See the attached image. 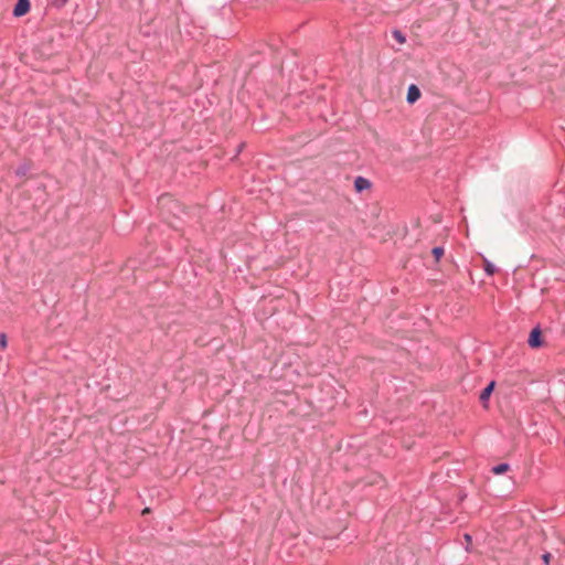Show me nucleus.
I'll return each instance as SVG.
<instances>
[{"label":"nucleus","instance_id":"12","mask_svg":"<svg viewBox=\"0 0 565 565\" xmlns=\"http://www.w3.org/2000/svg\"><path fill=\"white\" fill-rule=\"evenodd\" d=\"M8 347V338L6 333H0V348L4 350Z\"/></svg>","mask_w":565,"mask_h":565},{"label":"nucleus","instance_id":"2","mask_svg":"<svg viewBox=\"0 0 565 565\" xmlns=\"http://www.w3.org/2000/svg\"><path fill=\"white\" fill-rule=\"evenodd\" d=\"M30 0H18L13 8V15L20 18L25 15L30 11Z\"/></svg>","mask_w":565,"mask_h":565},{"label":"nucleus","instance_id":"3","mask_svg":"<svg viewBox=\"0 0 565 565\" xmlns=\"http://www.w3.org/2000/svg\"><path fill=\"white\" fill-rule=\"evenodd\" d=\"M420 97V89L415 85L412 84L408 86L406 100L409 104L416 103Z\"/></svg>","mask_w":565,"mask_h":565},{"label":"nucleus","instance_id":"11","mask_svg":"<svg viewBox=\"0 0 565 565\" xmlns=\"http://www.w3.org/2000/svg\"><path fill=\"white\" fill-rule=\"evenodd\" d=\"M68 0H51V6L55 9H62Z\"/></svg>","mask_w":565,"mask_h":565},{"label":"nucleus","instance_id":"9","mask_svg":"<svg viewBox=\"0 0 565 565\" xmlns=\"http://www.w3.org/2000/svg\"><path fill=\"white\" fill-rule=\"evenodd\" d=\"M434 257L436 260H439L440 257L444 255V248L441 246H436L431 250Z\"/></svg>","mask_w":565,"mask_h":565},{"label":"nucleus","instance_id":"13","mask_svg":"<svg viewBox=\"0 0 565 565\" xmlns=\"http://www.w3.org/2000/svg\"><path fill=\"white\" fill-rule=\"evenodd\" d=\"M551 557L552 555L550 553H545L542 555V559L545 563V565H548Z\"/></svg>","mask_w":565,"mask_h":565},{"label":"nucleus","instance_id":"4","mask_svg":"<svg viewBox=\"0 0 565 565\" xmlns=\"http://www.w3.org/2000/svg\"><path fill=\"white\" fill-rule=\"evenodd\" d=\"M371 182L366 178L363 177H356L354 180V189L356 192L361 193L364 190H367L371 188Z\"/></svg>","mask_w":565,"mask_h":565},{"label":"nucleus","instance_id":"8","mask_svg":"<svg viewBox=\"0 0 565 565\" xmlns=\"http://www.w3.org/2000/svg\"><path fill=\"white\" fill-rule=\"evenodd\" d=\"M30 170V167L26 164V163H23V164H20L17 170H15V174L18 177H24L26 175V173L29 172Z\"/></svg>","mask_w":565,"mask_h":565},{"label":"nucleus","instance_id":"5","mask_svg":"<svg viewBox=\"0 0 565 565\" xmlns=\"http://www.w3.org/2000/svg\"><path fill=\"white\" fill-rule=\"evenodd\" d=\"M494 387H495V382H494V381H491V382H490V383H489V384H488V385H487V386L481 391V393H480V395H479V399H480V402H481L482 404H486V403L489 401V398H490V396H491V394H492V392H493Z\"/></svg>","mask_w":565,"mask_h":565},{"label":"nucleus","instance_id":"14","mask_svg":"<svg viewBox=\"0 0 565 565\" xmlns=\"http://www.w3.org/2000/svg\"><path fill=\"white\" fill-rule=\"evenodd\" d=\"M465 537H466V540L470 541V535L469 534H466Z\"/></svg>","mask_w":565,"mask_h":565},{"label":"nucleus","instance_id":"7","mask_svg":"<svg viewBox=\"0 0 565 565\" xmlns=\"http://www.w3.org/2000/svg\"><path fill=\"white\" fill-rule=\"evenodd\" d=\"M484 271L488 276H492L495 271H497V268L495 266L490 263L489 260H484Z\"/></svg>","mask_w":565,"mask_h":565},{"label":"nucleus","instance_id":"6","mask_svg":"<svg viewBox=\"0 0 565 565\" xmlns=\"http://www.w3.org/2000/svg\"><path fill=\"white\" fill-rule=\"evenodd\" d=\"M509 469H510L509 463L502 462V463H499V465L492 467L491 471L494 475H502V473L507 472Z\"/></svg>","mask_w":565,"mask_h":565},{"label":"nucleus","instance_id":"1","mask_svg":"<svg viewBox=\"0 0 565 565\" xmlns=\"http://www.w3.org/2000/svg\"><path fill=\"white\" fill-rule=\"evenodd\" d=\"M527 343L533 349H537V348L542 347L543 339H542V331H541L540 327H535L531 330L529 339H527Z\"/></svg>","mask_w":565,"mask_h":565},{"label":"nucleus","instance_id":"10","mask_svg":"<svg viewBox=\"0 0 565 565\" xmlns=\"http://www.w3.org/2000/svg\"><path fill=\"white\" fill-rule=\"evenodd\" d=\"M393 38L398 42V43H404L406 41V38L405 35L398 31V30H395L393 31Z\"/></svg>","mask_w":565,"mask_h":565}]
</instances>
